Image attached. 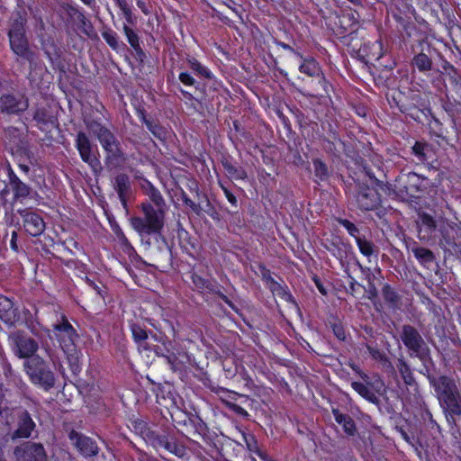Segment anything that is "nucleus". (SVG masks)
<instances>
[{
  "label": "nucleus",
  "mask_w": 461,
  "mask_h": 461,
  "mask_svg": "<svg viewBox=\"0 0 461 461\" xmlns=\"http://www.w3.org/2000/svg\"><path fill=\"white\" fill-rule=\"evenodd\" d=\"M14 352L20 358L31 357L24 362V368L32 383L44 387H50L54 384L52 372L44 365L40 357H32L38 349V344L31 338L16 335L14 339Z\"/></svg>",
  "instance_id": "obj_1"
},
{
  "label": "nucleus",
  "mask_w": 461,
  "mask_h": 461,
  "mask_svg": "<svg viewBox=\"0 0 461 461\" xmlns=\"http://www.w3.org/2000/svg\"><path fill=\"white\" fill-rule=\"evenodd\" d=\"M142 210L145 217H134L131 225L140 233H153L158 231L163 226V212L156 210L151 204H143Z\"/></svg>",
  "instance_id": "obj_2"
},
{
  "label": "nucleus",
  "mask_w": 461,
  "mask_h": 461,
  "mask_svg": "<svg viewBox=\"0 0 461 461\" xmlns=\"http://www.w3.org/2000/svg\"><path fill=\"white\" fill-rule=\"evenodd\" d=\"M24 18L20 17L19 21H15L9 31V40H10V45L13 50V51L27 59L32 60V53L30 51L28 48V42L26 38L24 37V30H23V24H24Z\"/></svg>",
  "instance_id": "obj_3"
},
{
  "label": "nucleus",
  "mask_w": 461,
  "mask_h": 461,
  "mask_svg": "<svg viewBox=\"0 0 461 461\" xmlns=\"http://www.w3.org/2000/svg\"><path fill=\"white\" fill-rule=\"evenodd\" d=\"M16 461H47V455L41 444L26 442L14 449Z\"/></svg>",
  "instance_id": "obj_4"
},
{
  "label": "nucleus",
  "mask_w": 461,
  "mask_h": 461,
  "mask_svg": "<svg viewBox=\"0 0 461 461\" xmlns=\"http://www.w3.org/2000/svg\"><path fill=\"white\" fill-rule=\"evenodd\" d=\"M90 130L97 135L100 143L107 152L108 159L112 160L120 157L121 152L118 148V143L108 130L99 125L90 126Z\"/></svg>",
  "instance_id": "obj_5"
},
{
  "label": "nucleus",
  "mask_w": 461,
  "mask_h": 461,
  "mask_svg": "<svg viewBox=\"0 0 461 461\" xmlns=\"http://www.w3.org/2000/svg\"><path fill=\"white\" fill-rule=\"evenodd\" d=\"M55 335L60 343L62 349L69 351L74 346V339L76 332L71 324L66 320L64 316L61 317V321L54 325Z\"/></svg>",
  "instance_id": "obj_6"
},
{
  "label": "nucleus",
  "mask_w": 461,
  "mask_h": 461,
  "mask_svg": "<svg viewBox=\"0 0 461 461\" xmlns=\"http://www.w3.org/2000/svg\"><path fill=\"white\" fill-rule=\"evenodd\" d=\"M402 339L404 345L416 355L420 356L425 353L423 339L414 328L404 326Z\"/></svg>",
  "instance_id": "obj_7"
},
{
  "label": "nucleus",
  "mask_w": 461,
  "mask_h": 461,
  "mask_svg": "<svg viewBox=\"0 0 461 461\" xmlns=\"http://www.w3.org/2000/svg\"><path fill=\"white\" fill-rule=\"evenodd\" d=\"M21 215L23 219V227L30 235L37 237L44 231L45 223L40 215L29 211H23Z\"/></svg>",
  "instance_id": "obj_8"
},
{
  "label": "nucleus",
  "mask_w": 461,
  "mask_h": 461,
  "mask_svg": "<svg viewBox=\"0 0 461 461\" xmlns=\"http://www.w3.org/2000/svg\"><path fill=\"white\" fill-rule=\"evenodd\" d=\"M77 148L79 151L81 158L89 164L92 167L98 165V160L95 151L90 144L88 138L85 133L79 132L77 138Z\"/></svg>",
  "instance_id": "obj_9"
},
{
  "label": "nucleus",
  "mask_w": 461,
  "mask_h": 461,
  "mask_svg": "<svg viewBox=\"0 0 461 461\" xmlns=\"http://www.w3.org/2000/svg\"><path fill=\"white\" fill-rule=\"evenodd\" d=\"M440 406L443 408L446 418L448 422L453 420L454 415H461V395L458 391L439 400Z\"/></svg>",
  "instance_id": "obj_10"
},
{
  "label": "nucleus",
  "mask_w": 461,
  "mask_h": 461,
  "mask_svg": "<svg viewBox=\"0 0 461 461\" xmlns=\"http://www.w3.org/2000/svg\"><path fill=\"white\" fill-rule=\"evenodd\" d=\"M27 106L28 103L23 96L16 98L14 95H7L0 98V108L3 112L14 113L24 111Z\"/></svg>",
  "instance_id": "obj_11"
},
{
  "label": "nucleus",
  "mask_w": 461,
  "mask_h": 461,
  "mask_svg": "<svg viewBox=\"0 0 461 461\" xmlns=\"http://www.w3.org/2000/svg\"><path fill=\"white\" fill-rule=\"evenodd\" d=\"M70 438L74 441L77 448L83 456H92L97 453V446L90 438L72 432Z\"/></svg>",
  "instance_id": "obj_12"
},
{
  "label": "nucleus",
  "mask_w": 461,
  "mask_h": 461,
  "mask_svg": "<svg viewBox=\"0 0 461 461\" xmlns=\"http://www.w3.org/2000/svg\"><path fill=\"white\" fill-rule=\"evenodd\" d=\"M431 383L433 384L438 401L448 395H453L454 393L458 391L455 382L447 376H439Z\"/></svg>",
  "instance_id": "obj_13"
},
{
  "label": "nucleus",
  "mask_w": 461,
  "mask_h": 461,
  "mask_svg": "<svg viewBox=\"0 0 461 461\" xmlns=\"http://www.w3.org/2000/svg\"><path fill=\"white\" fill-rule=\"evenodd\" d=\"M406 192L411 196H416V193L422 191L428 185V180L416 173L411 172L406 176Z\"/></svg>",
  "instance_id": "obj_14"
},
{
  "label": "nucleus",
  "mask_w": 461,
  "mask_h": 461,
  "mask_svg": "<svg viewBox=\"0 0 461 461\" xmlns=\"http://www.w3.org/2000/svg\"><path fill=\"white\" fill-rule=\"evenodd\" d=\"M35 428V423L27 412H23L19 420L18 429L13 435V438H27Z\"/></svg>",
  "instance_id": "obj_15"
},
{
  "label": "nucleus",
  "mask_w": 461,
  "mask_h": 461,
  "mask_svg": "<svg viewBox=\"0 0 461 461\" xmlns=\"http://www.w3.org/2000/svg\"><path fill=\"white\" fill-rule=\"evenodd\" d=\"M358 206L363 210H372L379 203L377 193L371 188L361 192L357 195Z\"/></svg>",
  "instance_id": "obj_16"
},
{
  "label": "nucleus",
  "mask_w": 461,
  "mask_h": 461,
  "mask_svg": "<svg viewBox=\"0 0 461 461\" xmlns=\"http://www.w3.org/2000/svg\"><path fill=\"white\" fill-rule=\"evenodd\" d=\"M333 414L336 421L343 426L345 432L348 435H353L355 431V424L352 419L336 410L333 411Z\"/></svg>",
  "instance_id": "obj_17"
},
{
  "label": "nucleus",
  "mask_w": 461,
  "mask_h": 461,
  "mask_svg": "<svg viewBox=\"0 0 461 461\" xmlns=\"http://www.w3.org/2000/svg\"><path fill=\"white\" fill-rule=\"evenodd\" d=\"M412 64L420 71H428V70H430L432 62H431L430 59L426 54L420 53L413 58Z\"/></svg>",
  "instance_id": "obj_18"
},
{
  "label": "nucleus",
  "mask_w": 461,
  "mask_h": 461,
  "mask_svg": "<svg viewBox=\"0 0 461 461\" xmlns=\"http://www.w3.org/2000/svg\"><path fill=\"white\" fill-rule=\"evenodd\" d=\"M352 388L358 393L362 397L366 398V400L373 402L375 399V396L374 393L370 391V389L360 382H353L351 384Z\"/></svg>",
  "instance_id": "obj_19"
},
{
  "label": "nucleus",
  "mask_w": 461,
  "mask_h": 461,
  "mask_svg": "<svg viewBox=\"0 0 461 461\" xmlns=\"http://www.w3.org/2000/svg\"><path fill=\"white\" fill-rule=\"evenodd\" d=\"M300 71L308 76H314L319 71V67L314 59H304L300 66Z\"/></svg>",
  "instance_id": "obj_20"
},
{
  "label": "nucleus",
  "mask_w": 461,
  "mask_h": 461,
  "mask_svg": "<svg viewBox=\"0 0 461 461\" xmlns=\"http://www.w3.org/2000/svg\"><path fill=\"white\" fill-rule=\"evenodd\" d=\"M412 253L421 262H430L433 259L432 252L424 248H413Z\"/></svg>",
  "instance_id": "obj_21"
},
{
  "label": "nucleus",
  "mask_w": 461,
  "mask_h": 461,
  "mask_svg": "<svg viewBox=\"0 0 461 461\" xmlns=\"http://www.w3.org/2000/svg\"><path fill=\"white\" fill-rule=\"evenodd\" d=\"M190 68L195 71L198 75H201L206 78H211L212 75L211 72L203 66L201 65L200 62H198L194 59H190L188 60Z\"/></svg>",
  "instance_id": "obj_22"
},
{
  "label": "nucleus",
  "mask_w": 461,
  "mask_h": 461,
  "mask_svg": "<svg viewBox=\"0 0 461 461\" xmlns=\"http://www.w3.org/2000/svg\"><path fill=\"white\" fill-rule=\"evenodd\" d=\"M357 243L360 252L366 256L370 257L373 254V244L366 240L357 239Z\"/></svg>",
  "instance_id": "obj_23"
},
{
  "label": "nucleus",
  "mask_w": 461,
  "mask_h": 461,
  "mask_svg": "<svg viewBox=\"0 0 461 461\" xmlns=\"http://www.w3.org/2000/svg\"><path fill=\"white\" fill-rule=\"evenodd\" d=\"M103 38L105 40L107 44L112 47L113 50L118 48V39L117 35L113 31H104L102 32Z\"/></svg>",
  "instance_id": "obj_24"
},
{
  "label": "nucleus",
  "mask_w": 461,
  "mask_h": 461,
  "mask_svg": "<svg viewBox=\"0 0 461 461\" xmlns=\"http://www.w3.org/2000/svg\"><path fill=\"white\" fill-rule=\"evenodd\" d=\"M313 167H314V172L317 177H319L321 180L324 179L328 175V170L324 163H322L321 160H314L313 161Z\"/></svg>",
  "instance_id": "obj_25"
},
{
  "label": "nucleus",
  "mask_w": 461,
  "mask_h": 461,
  "mask_svg": "<svg viewBox=\"0 0 461 461\" xmlns=\"http://www.w3.org/2000/svg\"><path fill=\"white\" fill-rule=\"evenodd\" d=\"M124 33L127 37L128 42L130 45L133 48H136L139 44V39L137 34L133 32L132 29H131L129 26L124 25L123 26Z\"/></svg>",
  "instance_id": "obj_26"
},
{
  "label": "nucleus",
  "mask_w": 461,
  "mask_h": 461,
  "mask_svg": "<svg viewBox=\"0 0 461 461\" xmlns=\"http://www.w3.org/2000/svg\"><path fill=\"white\" fill-rule=\"evenodd\" d=\"M226 169L229 176L234 179H244L247 176L245 170L242 168H237L232 166H226Z\"/></svg>",
  "instance_id": "obj_27"
},
{
  "label": "nucleus",
  "mask_w": 461,
  "mask_h": 461,
  "mask_svg": "<svg viewBox=\"0 0 461 461\" xmlns=\"http://www.w3.org/2000/svg\"><path fill=\"white\" fill-rule=\"evenodd\" d=\"M131 332L136 341H142L148 338L146 330L138 325L131 326Z\"/></svg>",
  "instance_id": "obj_28"
},
{
  "label": "nucleus",
  "mask_w": 461,
  "mask_h": 461,
  "mask_svg": "<svg viewBox=\"0 0 461 461\" xmlns=\"http://www.w3.org/2000/svg\"><path fill=\"white\" fill-rule=\"evenodd\" d=\"M115 181L118 193L122 195L123 191L127 188V177L124 175H121L116 177Z\"/></svg>",
  "instance_id": "obj_29"
},
{
  "label": "nucleus",
  "mask_w": 461,
  "mask_h": 461,
  "mask_svg": "<svg viewBox=\"0 0 461 461\" xmlns=\"http://www.w3.org/2000/svg\"><path fill=\"white\" fill-rule=\"evenodd\" d=\"M179 80L185 86H193L194 84V79L186 72L180 73Z\"/></svg>",
  "instance_id": "obj_30"
},
{
  "label": "nucleus",
  "mask_w": 461,
  "mask_h": 461,
  "mask_svg": "<svg viewBox=\"0 0 461 461\" xmlns=\"http://www.w3.org/2000/svg\"><path fill=\"white\" fill-rule=\"evenodd\" d=\"M340 223L348 230L351 235H355V233L357 231L356 226L347 220L340 221Z\"/></svg>",
  "instance_id": "obj_31"
},
{
  "label": "nucleus",
  "mask_w": 461,
  "mask_h": 461,
  "mask_svg": "<svg viewBox=\"0 0 461 461\" xmlns=\"http://www.w3.org/2000/svg\"><path fill=\"white\" fill-rule=\"evenodd\" d=\"M222 189H223V192H224L225 196L228 199V201L231 204L236 205L237 204V199H236L235 195L232 194L227 188L222 187Z\"/></svg>",
  "instance_id": "obj_32"
},
{
  "label": "nucleus",
  "mask_w": 461,
  "mask_h": 461,
  "mask_svg": "<svg viewBox=\"0 0 461 461\" xmlns=\"http://www.w3.org/2000/svg\"><path fill=\"white\" fill-rule=\"evenodd\" d=\"M334 333L335 335L337 336L338 339L343 340L345 339V333L343 331V330L339 327H334Z\"/></svg>",
  "instance_id": "obj_33"
},
{
  "label": "nucleus",
  "mask_w": 461,
  "mask_h": 461,
  "mask_svg": "<svg viewBox=\"0 0 461 461\" xmlns=\"http://www.w3.org/2000/svg\"><path fill=\"white\" fill-rule=\"evenodd\" d=\"M167 448L169 449L170 452H173L177 456H182L184 451L182 448H177L176 446H171L170 444H168Z\"/></svg>",
  "instance_id": "obj_34"
},
{
  "label": "nucleus",
  "mask_w": 461,
  "mask_h": 461,
  "mask_svg": "<svg viewBox=\"0 0 461 461\" xmlns=\"http://www.w3.org/2000/svg\"><path fill=\"white\" fill-rule=\"evenodd\" d=\"M422 221H423V223L428 225L429 228H433L434 227V220L431 217L424 216Z\"/></svg>",
  "instance_id": "obj_35"
},
{
  "label": "nucleus",
  "mask_w": 461,
  "mask_h": 461,
  "mask_svg": "<svg viewBox=\"0 0 461 461\" xmlns=\"http://www.w3.org/2000/svg\"><path fill=\"white\" fill-rule=\"evenodd\" d=\"M16 239H17V233L15 231H14L12 233V239H11V248L14 250L17 249V245H16Z\"/></svg>",
  "instance_id": "obj_36"
},
{
  "label": "nucleus",
  "mask_w": 461,
  "mask_h": 461,
  "mask_svg": "<svg viewBox=\"0 0 461 461\" xmlns=\"http://www.w3.org/2000/svg\"><path fill=\"white\" fill-rule=\"evenodd\" d=\"M422 145L420 143H416L414 146H413V151L419 155V156H421L422 155Z\"/></svg>",
  "instance_id": "obj_37"
},
{
  "label": "nucleus",
  "mask_w": 461,
  "mask_h": 461,
  "mask_svg": "<svg viewBox=\"0 0 461 461\" xmlns=\"http://www.w3.org/2000/svg\"><path fill=\"white\" fill-rule=\"evenodd\" d=\"M18 193L20 194H28V188L25 185H22L19 189H18Z\"/></svg>",
  "instance_id": "obj_38"
},
{
  "label": "nucleus",
  "mask_w": 461,
  "mask_h": 461,
  "mask_svg": "<svg viewBox=\"0 0 461 461\" xmlns=\"http://www.w3.org/2000/svg\"><path fill=\"white\" fill-rule=\"evenodd\" d=\"M122 12H123V14H125L126 18H127L128 20H130V18H131V11H130V9L126 6V7H122Z\"/></svg>",
  "instance_id": "obj_39"
},
{
  "label": "nucleus",
  "mask_w": 461,
  "mask_h": 461,
  "mask_svg": "<svg viewBox=\"0 0 461 461\" xmlns=\"http://www.w3.org/2000/svg\"><path fill=\"white\" fill-rule=\"evenodd\" d=\"M137 5H138V6H139V7H140V9H141L145 14H147V13H148V12H147V10H146V8H145L144 4H143L141 1H140V0H139V1L137 2Z\"/></svg>",
  "instance_id": "obj_40"
},
{
  "label": "nucleus",
  "mask_w": 461,
  "mask_h": 461,
  "mask_svg": "<svg viewBox=\"0 0 461 461\" xmlns=\"http://www.w3.org/2000/svg\"><path fill=\"white\" fill-rule=\"evenodd\" d=\"M369 350H370V353L373 355V357H374L375 358H378V357H380V353H379L378 351L372 350V349H370V348H369Z\"/></svg>",
  "instance_id": "obj_41"
},
{
  "label": "nucleus",
  "mask_w": 461,
  "mask_h": 461,
  "mask_svg": "<svg viewBox=\"0 0 461 461\" xmlns=\"http://www.w3.org/2000/svg\"><path fill=\"white\" fill-rule=\"evenodd\" d=\"M236 411L240 414H247V411L241 407H237Z\"/></svg>",
  "instance_id": "obj_42"
},
{
  "label": "nucleus",
  "mask_w": 461,
  "mask_h": 461,
  "mask_svg": "<svg viewBox=\"0 0 461 461\" xmlns=\"http://www.w3.org/2000/svg\"><path fill=\"white\" fill-rule=\"evenodd\" d=\"M118 5H119V6H120V8H121L122 10V7H126V6H127V5H126V4H125L124 2L120 1V0H118Z\"/></svg>",
  "instance_id": "obj_43"
},
{
  "label": "nucleus",
  "mask_w": 461,
  "mask_h": 461,
  "mask_svg": "<svg viewBox=\"0 0 461 461\" xmlns=\"http://www.w3.org/2000/svg\"><path fill=\"white\" fill-rule=\"evenodd\" d=\"M86 5H91L92 0H81Z\"/></svg>",
  "instance_id": "obj_44"
},
{
  "label": "nucleus",
  "mask_w": 461,
  "mask_h": 461,
  "mask_svg": "<svg viewBox=\"0 0 461 461\" xmlns=\"http://www.w3.org/2000/svg\"><path fill=\"white\" fill-rule=\"evenodd\" d=\"M411 377H405V381L407 384H411Z\"/></svg>",
  "instance_id": "obj_45"
},
{
  "label": "nucleus",
  "mask_w": 461,
  "mask_h": 461,
  "mask_svg": "<svg viewBox=\"0 0 461 461\" xmlns=\"http://www.w3.org/2000/svg\"><path fill=\"white\" fill-rule=\"evenodd\" d=\"M319 290H320V292H321V294H325V293H324V290H323L321 287H319Z\"/></svg>",
  "instance_id": "obj_46"
},
{
  "label": "nucleus",
  "mask_w": 461,
  "mask_h": 461,
  "mask_svg": "<svg viewBox=\"0 0 461 461\" xmlns=\"http://www.w3.org/2000/svg\"><path fill=\"white\" fill-rule=\"evenodd\" d=\"M23 170H28L27 167H23Z\"/></svg>",
  "instance_id": "obj_47"
}]
</instances>
